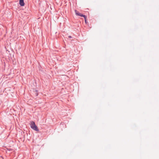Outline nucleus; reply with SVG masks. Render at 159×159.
Returning <instances> with one entry per match:
<instances>
[{"label":"nucleus","instance_id":"f257e3e1","mask_svg":"<svg viewBox=\"0 0 159 159\" xmlns=\"http://www.w3.org/2000/svg\"><path fill=\"white\" fill-rule=\"evenodd\" d=\"M30 125L31 128L33 130L37 131H39V129L38 127L36 125L34 121H30Z\"/></svg>","mask_w":159,"mask_h":159},{"label":"nucleus","instance_id":"f03ea898","mask_svg":"<svg viewBox=\"0 0 159 159\" xmlns=\"http://www.w3.org/2000/svg\"><path fill=\"white\" fill-rule=\"evenodd\" d=\"M75 12L76 15L77 16H80L81 17H83L84 18V19H86V16L84 15L83 14H82L80 13L79 11H77V10H75Z\"/></svg>","mask_w":159,"mask_h":159},{"label":"nucleus","instance_id":"7ed1b4c3","mask_svg":"<svg viewBox=\"0 0 159 159\" xmlns=\"http://www.w3.org/2000/svg\"><path fill=\"white\" fill-rule=\"evenodd\" d=\"M19 4L21 6H23L25 5L24 0H19Z\"/></svg>","mask_w":159,"mask_h":159},{"label":"nucleus","instance_id":"20e7f679","mask_svg":"<svg viewBox=\"0 0 159 159\" xmlns=\"http://www.w3.org/2000/svg\"><path fill=\"white\" fill-rule=\"evenodd\" d=\"M38 91L37 90H35V96H37L38 95V93H37Z\"/></svg>","mask_w":159,"mask_h":159},{"label":"nucleus","instance_id":"39448f33","mask_svg":"<svg viewBox=\"0 0 159 159\" xmlns=\"http://www.w3.org/2000/svg\"><path fill=\"white\" fill-rule=\"evenodd\" d=\"M85 22L86 23H87V20H86V19H85Z\"/></svg>","mask_w":159,"mask_h":159},{"label":"nucleus","instance_id":"423d86ee","mask_svg":"<svg viewBox=\"0 0 159 159\" xmlns=\"http://www.w3.org/2000/svg\"><path fill=\"white\" fill-rule=\"evenodd\" d=\"M68 37H69V38H71V36H68Z\"/></svg>","mask_w":159,"mask_h":159}]
</instances>
